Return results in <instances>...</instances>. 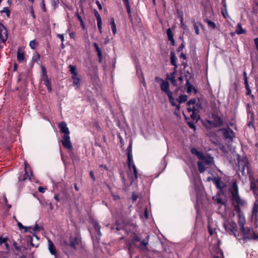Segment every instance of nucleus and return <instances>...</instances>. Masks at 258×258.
<instances>
[{"instance_id": "1", "label": "nucleus", "mask_w": 258, "mask_h": 258, "mask_svg": "<svg viewBox=\"0 0 258 258\" xmlns=\"http://www.w3.org/2000/svg\"><path fill=\"white\" fill-rule=\"evenodd\" d=\"M228 194L234 207V210L237 214L238 223L240 227L243 238L245 239H257L258 235L254 233L252 229L244 226L245 218L240 208L246 207L247 202L244 199L240 198L237 182L235 179H232L229 183Z\"/></svg>"}, {"instance_id": "2", "label": "nucleus", "mask_w": 258, "mask_h": 258, "mask_svg": "<svg viewBox=\"0 0 258 258\" xmlns=\"http://www.w3.org/2000/svg\"><path fill=\"white\" fill-rule=\"evenodd\" d=\"M207 180L208 181H212L219 189V191L217 192L215 197H214V199L216 201L218 204H221V206L223 207L224 210H226V196L224 194L223 189L224 187L223 183L219 178L216 177H208Z\"/></svg>"}, {"instance_id": "3", "label": "nucleus", "mask_w": 258, "mask_h": 258, "mask_svg": "<svg viewBox=\"0 0 258 258\" xmlns=\"http://www.w3.org/2000/svg\"><path fill=\"white\" fill-rule=\"evenodd\" d=\"M188 106L187 109L188 112H191L190 115V117L194 119H196L199 117L198 113L201 108V105L199 101L196 102L195 99L190 100L187 102Z\"/></svg>"}, {"instance_id": "4", "label": "nucleus", "mask_w": 258, "mask_h": 258, "mask_svg": "<svg viewBox=\"0 0 258 258\" xmlns=\"http://www.w3.org/2000/svg\"><path fill=\"white\" fill-rule=\"evenodd\" d=\"M223 122L219 115L213 114L209 119L203 121V124L207 128H211L213 127H219L223 124Z\"/></svg>"}, {"instance_id": "5", "label": "nucleus", "mask_w": 258, "mask_h": 258, "mask_svg": "<svg viewBox=\"0 0 258 258\" xmlns=\"http://www.w3.org/2000/svg\"><path fill=\"white\" fill-rule=\"evenodd\" d=\"M238 167L241 174L243 176H247L249 173V169L248 166V162L246 158H238Z\"/></svg>"}, {"instance_id": "6", "label": "nucleus", "mask_w": 258, "mask_h": 258, "mask_svg": "<svg viewBox=\"0 0 258 258\" xmlns=\"http://www.w3.org/2000/svg\"><path fill=\"white\" fill-rule=\"evenodd\" d=\"M132 244L135 246L138 247L141 250H148L147 245L149 243V236H147L145 239L141 240L137 235H135L132 240Z\"/></svg>"}, {"instance_id": "7", "label": "nucleus", "mask_w": 258, "mask_h": 258, "mask_svg": "<svg viewBox=\"0 0 258 258\" xmlns=\"http://www.w3.org/2000/svg\"><path fill=\"white\" fill-rule=\"evenodd\" d=\"M200 160L201 161H198V165L199 171L201 173H203L205 171V165H211L214 162L213 158L212 157L205 156L204 154H203V157Z\"/></svg>"}, {"instance_id": "8", "label": "nucleus", "mask_w": 258, "mask_h": 258, "mask_svg": "<svg viewBox=\"0 0 258 258\" xmlns=\"http://www.w3.org/2000/svg\"><path fill=\"white\" fill-rule=\"evenodd\" d=\"M234 216V214L231 213L229 215L228 219V229L229 230V234H233L235 237L237 238V225L235 221H233L230 219Z\"/></svg>"}, {"instance_id": "9", "label": "nucleus", "mask_w": 258, "mask_h": 258, "mask_svg": "<svg viewBox=\"0 0 258 258\" xmlns=\"http://www.w3.org/2000/svg\"><path fill=\"white\" fill-rule=\"evenodd\" d=\"M70 241V244H69L67 242H66V244L67 245H70L74 249H76L77 246L79 245L81 242V239L79 236H71Z\"/></svg>"}, {"instance_id": "10", "label": "nucleus", "mask_w": 258, "mask_h": 258, "mask_svg": "<svg viewBox=\"0 0 258 258\" xmlns=\"http://www.w3.org/2000/svg\"><path fill=\"white\" fill-rule=\"evenodd\" d=\"M8 38V30L3 24L0 23V38L3 43H5Z\"/></svg>"}, {"instance_id": "11", "label": "nucleus", "mask_w": 258, "mask_h": 258, "mask_svg": "<svg viewBox=\"0 0 258 258\" xmlns=\"http://www.w3.org/2000/svg\"><path fill=\"white\" fill-rule=\"evenodd\" d=\"M127 164L130 170H132V169H133V171L134 173L135 178L136 179L137 178V168L134 164L133 162V155L132 154H127Z\"/></svg>"}, {"instance_id": "12", "label": "nucleus", "mask_w": 258, "mask_h": 258, "mask_svg": "<svg viewBox=\"0 0 258 258\" xmlns=\"http://www.w3.org/2000/svg\"><path fill=\"white\" fill-rule=\"evenodd\" d=\"M61 142L63 147L66 149L71 150L73 148L69 135H64L62 137Z\"/></svg>"}, {"instance_id": "13", "label": "nucleus", "mask_w": 258, "mask_h": 258, "mask_svg": "<svg viewBox=\"0 0 258 258\" xmlns=\"http://www.w3.org/2000/svg\"><path fill=\"white\" fill-rule=\"evenodd\" d=\"M160 88L162 92H164L167 95L172 93L169 89V83L166 80L163 81L160 84Z\"/></svg>"}, {"instance_id": "14", "label": "nucleus", "mask_w": 258, "mask_h": 258, "mask_svg": "<svg viewBox=\"0 0 258 258\" xmlns=\"http://www.w3.org/2000/svg\"><path fill=\"white\" fill-rule=\"evenodd\" d=\"M25 173L24 176L23 180H25L26 179H27L28 178H29V179L30 180H32V177L33 175L32 173L31 170L30 169L29 165L26 163H25Z\"/></svg>"}, {"instance_id": "15", "label": "nucleus", "mask_w": 258, "mask_h": 258, "mask_svg": "<svg viewBox=\"0 0 258 258\" xmlns=\"http://www.w3.org/2000/svg\"><path fill=\"white\" fill-rule=\"evenodd\" d=\"M227 143L234 142V140L236 139L234 133L230 128H227Z\"/></svg>"}, {"instance_id": "16", "label": "nucleus", "mask_w": 258, "mask_h": 258, "mask_svg": "<svg viewBox=\"0 0 258 258\" xmlns=\"http://www.w3.org/2000/svg\"><path fill=\"white\" fill-rule=\"evenodd\" d=\"M258 217V199L255 201L252 209L251 219L256 220Z\"/></svg>"}, {"instance_id": "17", "label": "nucleus", "mask_w": 258, "mask_h": 258, "mask_svg": "<svg viewBox=\"0 0 258 258\" xmlns=\"http://www.w3.org/2000/svg\"><path fill=\"white\" fill-rule=\"evenodd\" d=\"M58 128H59L60 132L64 134V135H69L70 131L69 128L67 127V123L65 122H61L58 124Z\"/></svg>"}, {"instance_id": "18", "label": "nucleus", "mask_w": 258, "mask_h": 258, "mask_svg": "<svg viewBox=\"0 0 258 258\" xmlns=\"http://www.w3.org/2000/svg\"><path fill=\"white\" fill-rule=\"evenodd\" d=\"M48 248L50 253L52 255H55V258L57 257L55 247L53 243L50 239H48Z\"/></svg>"}, {"instance_id": "19", "label": "nucleus", "mask_w": 258, "mask_h": 258, "mask_svg": "<svg viewBox=\"0 0 258 258\" xmlns=\"http://www.w3.org/2000/svg\"><path fill=\"white\" fill-rule=\"evenodd\" d=\"M17 58L19 62H21L24 60L25 53L20 47L17 50Z\"/></svg>"}, {"instance_id": "20", "label": "nucleus", "mask_w": 258, "mask_h": 258, "mask_svg": "<svg viewBox=\"0 0 258 258\" xmlns=\"http://www.w3.org/2000/svg\"><path fill=\"white\" fill-rule=\"evenodd\" d=\"M167 35L168 39L169 41H170L171 42L172 45H173V46L175 45V41L173 38V34L170 28H168L167 30Z\"/></svg>"}, {"instance_id": "21", "label": "nucleus", "mask_w": 258, "mask_h": 258, "mask_svg": "<svg viewBox=\"0 0 258 258\" xmlns=\"http://www.w3.org/2000/svg\"><path fill=\"white\" fill-rule=\"evenodd\" d=\"M208 227L209 233L211 235H212L216 233V229L215 225L213 222L211 223L210 222H209Z\"/></svg>"}, {"instance_id": "22", "label": "nucleus", "mask_w": 258, "mask_h": 258, "mask_svg": "<svg viewBox=\"0 0 258 258\" xmlns=\"http://www.w3.org/2000/svg\"><path fill=\"white\" fill-rule=\"evenodd\" d=\"M170 61L172 65L174 66L176 69L177 67L176 63L177 57L173 51L170 52Z\"/></svg>"}, {"instance_id": "23", "label": "nucleus", "mask_w": 258, "mask_h": 258, "mask_svg": "<svg viewBox=\"0 0 258 258\" xmlns=\"http://www.w3.org/2000/svg\"><path fill=\"white\" fill-rule=\"evenodd\" d=\"M172 94H173L171 93V94H168V95H167L168 97L169 100V102H170V103L171 104V105L172 106H175L176 107V109L177 110H179V108H180V105L179 104H177V105L176 104L175 100H174V99L172 97Z\"/></svg>"}, {"instance_id": "24", "label": "nucleus", "mask_w": 258, "mask_h": 258, "mask_svg": "<svg viewBox=\"0 0 258 258\" xmlns=\"http://www.w3.org/2000/svg\"><path fill=\"white\" fill-rule=\"evenodd\" d=\"M8 240V238L7 237L3 238L2 237L0 236V245H2L3 244H4L6 249L8 251H9V245L7 242Z\"/></svg>"}, {"instance_id": "25", "label": "nucleus", "mask_w": 258, "mask_h": 258, "mask_svg": "<svg viewBox=\"0 0 258 258\" xmlns=\"http://www.w3.org/2000/svg\"><path fill=\"white\" fill-rule=\"evenodd\" d=\"M191 152L192 154L196 155L199 159L203 157L204 154L202 152L198 151L196 148L191 149Z\"/></svg>"}, {"instance_id": "26", "label": "nucleus", "mask_w": 258, "mask_h": 258, "mask_svg": "<svg viewBox=\"0 0 258 258\" xmlns=\"http://www.w3.org/2000/svg\"><path fill=\"white\" fill-rule=\"evenodd\" d=\"M93 227H94L95 231L97 233L98 236H99V237H100L101 236V233L100 232V225L96 222H94L93 223Z\"/></svg>"}, {"instance_id": "27", "label": "nucleus", "mask_w": 258, "mask_h": 258, "mask_svg": "<svg viewBox=\"0 0 258 258\" xmlns=\"http://www.w3.org/2000/svg\"><path fill=\"white\" fill-rule=\"evenodd\" d=\"M110 25H111V28L112 31L114 35H115L116 33V25L115 23V21L113 18H111L110 19Z\"/></svg>"}, {"instance_id": "28", "label": "nucleus", "mask_w": 258, "mask_h": 258, "mask_svg": "<svg viewBox=\"0 0 258 258\" xmlns=\"http://www.w3.org/2000/svg\"><path fill=\"white\" fill-rule=\"evenodd\" d=\"M93 45H94V47L95 48L96 51L97 52V55H98V57L99 58H101L102 56V51H101V50L100 49V48H99L98 44L96 42H94L93 43Z\"/></svg>"}, {"instance_id": "29", "label": "nucleus", "mask_w": 258, "mask_h": 258, "mask_svg": "<svg viewBox=\"0 0 258 258\" xmlns=\"http://www.w3.org/2000/svg\"><path fill=\"white\" fill-rule=\"evenodd\" d=\"M124 3L126 7V10H127V12L128 15V18L131 20H132V18L131 10V8L130 6L129 1L125 2H124Z\"/></svg>"}, {"instance_id": "30", "label": "nucleus", "mask_w": 258, "mask_h": 258, "mask_svg": "<svg viewBox=\"0 0 258 258\" xmlns=\"http://www.w3.org/2000/svg\"><path fill=\"white\" fill-rule=\"evenodd\" d=\"M166 79L167 80H170L172 84L174 86H176L177 85V83L176 82V80H175V76H170V75H167Z\"/></svg>"}, {"instance_id": "31", "label": "nucleus", "mask_w": 258, "mask_h": 258, "mask_svg": "<svg viewBox=\"0 0 258 258\" xmlns=\"http://www.w3.org/2000/svg\"><path fill=\"white\" fill-rule=\"evenodd\" d=\"M186 87L187 92L188 93H190L192 91V89H194L193 86L189 83V82L188 80H186Z\"/></svg>"}, {"instance_id": "32", "label": "nucleus", "mask_w": 258, "mask_h": 258, "mask_svg": "<svg viewBox=\"0 0 258 258\" xmlns=\"http://www.w3.org/2000/svg\"><path fill=\"white\" fill-rule=\"evenodd\" d=\"M236 33L238 34L245 33V30L243 29L240 24H238L237 25V29L236 30Z\"/></svg>"}, {"instance_id": "33", "label": "nucleus", "mask_w": 258, "mask_h": 258, "mask_svg": "<svg viewBox=\"0 0 258 258\" xmlns=\"http://www.w3.org/2000/svg\"><path fill=\"white\" fill-rule=\"evenodd\" d=\"M187 96L186 95H180L179 98L178 99V102L179 104L182 103L183 102H185L187 100Z\"/></svg>"}, {"instance_id": "34", "label": "nucleus", "mask_w": 258, "mask_h": 258, "mask_svg": "<svg viewBox=\"0 0 258 258\" xmlns=\"http://www.w3.org/2000/svg\"><path fill=\"white\" fill-rule=\"evenodd\" d=\"M69 68H70V71L73 75H77V69H76V67L75 66H73V65H70L69 66Z\"/></svg>"}, {"instance_id": "35", "label": "nucleus", "mask_w": 258, "mask_h": 258, "mask_svg": "<svg viewBox=\"0 0 258 258\" xmlns=\"http://www.w3.org/2000/svg\"><path fill=\"white\" fill-rule=\"evenodd\" d=\"M37 45V42L35 40H31L30 43H29V46L30 47L33 49H35L36 46Z\"/></svg>"}, {"instance_id": "36", "label": "nucleus", "mask_w": 258, "mask_h": 258, "mask_svg": "<svg viewBox=\"0 0 258 258\" xmlns=\"http://www.w3.org/2000/svg\"><path fill=\"white\" fill-rule=\"evenodd\" d=\"M1 13H5L8 18L10 17V11L8 7H5L3 10L1 11Z\"/></svg>"}, {"instance_id": "37", "label": "nucleus", "mask_w": 258, "mask_h": 258, "mask_svg": "<svg viewBox=\"0 0 258 258\" xmlns=\"http://www.w3.org/2000/svg\"><path fill=\"white\" fill-rule=\"evenodd\" d=\"M206 22H207L209 27L213 28V29L216 27V25H215V23H214L213 22H212L210 20H207L206 21Z\"/></svg>"}, {"instance_id": "38", "label": "nucleus", "mask_w": 258, "mask_h": 258, "mask_svg": "<svg viewBox=\"0 0 258 258\" xmlns=\"http://www.w3.org/2000/svg\"><path fill=\"white\" fill-rule=\"evenodd\" d=\"M42 80L44 82V85L46 86V87L49 86L51 85V82L48 78H45L44 79H42Z\"/></svg>"}, {"instance_id": "39", "label": "nucleus", "mask_w": 258, "mask_h": 258, "mask_svg": "<svg viewBox=\"0 0 258 258\" xmlns=\"http://www.w3.org/2000/svg\"><path fill=\"white\" fill-rule=\"evenodd\" d=\"M192 23H193V25H194V29H195L196 34H199V29L198 25L196 23L195 21H193Z\"/></svg>"}, {"instance_id": "40", "label": "nucleus", "mask_w": 258, "mask_h": 258, "mask_svg": "<svg viewBox=\"0 0 258 258\" xmlns=\"http://www.w3.org/2000/svg\"><path fill=\"white\" fill-rule=\"evenodd\" d=\"M80 79L79 78L75 79L73 81L74 86H75L77 88H78L80 85Z\"/></svg>"}, {"instance_id": "41", "label": "nucleus", "mask_w": 258, "mask_h": 258, "mask_svg": "<svg viewBox=\"0 0 258 258\" xmlns=\"http://www.w3.org/2000/svg\"><path fill=\"white\" fill-rule=\"evenodd\" d=\"M40 229V227H39L38 225L35 224V226L34 228L32 227L31 231H30L31 233L36 232L37 231H39Z\"/></svg>"}, {"instance_id": "42", "label": "nucleus", "mask_w": 258, "mask_h": 258, "mask_svg": "<svg viewBox=\"0 0 258 258\" xmlns=\"http://www.w3.org/2000/svg\"><path fill=\"white\" fill-rule=\"evenodd\" d=\"M41 69H42V79H44L45 77L48 78V77L47 76V75H46V74H47L46 70L45 68V67L42 66Z\"/></svg>"}, {"instance_id": "43", "label": "nucleus", "mask_w": 258, "mask_h": 258, "mask_svg": "<svg viewBox=\"0 0 258 258\" xmlns=\"http://www.w3.org/2000/svg\"><path fill=\"white\" fill-rule=\"evenodd\" d=\"M95 16L96 18L97 21H102L101 16L97 11H95Z\"/></svg>"}, {"instance_id": "44", "label": "nucleus", "mask_w": 258, "mask_h": 258, "mask_svg": "<svg viewBox=\"0 0 258 258\" xmlns=\"http://www.w3.org/2000/svg\"><path fill=\"white\" fill-rule=\"evenodd\" d=\"M40 55L39 54H34L32 57V61L36 62L39 59Z\"/></svg>"}, {"instance_id": "45", "label": "nucleus", "mask_w": 258, "mask_h": 258, "mask_svg": "<svg viewBox=\"0 0 258 258\" xmlns=\"http://www.w3.org/2000/svg\"><path fill=\"white\" fill-rule=\"evenodd\" d=\"M155 80L156 82H157L158 83H160V84L162 83L163 81H165L163 79H162V78H159V77H156L155 78Z\"/></svg>"}, {"instance_id": "46", "label": "nucleus", "mask_w": 258, "mask_h": 258, "mask_svg": "<svg viewBox=\"0 0 258 258\" xmlns=\"http://www.w3.org/2000/svg\"><path fill=\"white\" fill-rule=\"evenodd\" d=\"M97 26L100 33H102V21L97 22Z\"/></svg>"}, {"instance_id": "47", "label": "nucleus", "mask_w": 258, "mask_h": 258, "mask_svg": "<svg viewBox=\"0 0 258 258\" xmlns=\"http://www.w3.org/2000/svg\"><path fill=\"white\" fill-rule=\"evenodd\" d=\"M127 155L128 154H132V144H130V146L128 147L127 150Z\"/></svg>"}, {"instance_id": "48", "label": "nucleus", "mask_w": 258, "mask_h": 258, "mask_svg": "<svg viewBox=\"0 0 258 258\" xmlns=\"http://www.w3.org/2000/svg\"><path fill=\"white\" fill-rule=\"evenodd\" d=\"M23 229H24V232H27L28 231H31L32 227H31V226H29V227L24 226Z\"/></svg>"}, {"instance_id": "49", "label": "nucleus", "mask_w": 258, "mask_h": 258, "mask_svg": "<svg viewBox=\"0 0 258 258\" xmlns=\"http://www.w3.org/2000/svg\"><path fill=\"white\" fill-rule=\"evenodd\" d=\"M41 9L43 12H46V9L45 7V5L44 0H42V2Z\"/></svg>"}, {"instance_id": "50", "label": "nucleus", "mask_w": 258, "mask_h": 258, "mask_svg": "<svg viewBox=\"0 0 258 258\" xmlns=\"http://www.w3.org/2000/svg\"><path fill=\"white\" fill-rule=\"evenodd\" d=\"M46 189L43 187L39 186L38 187V191L41 193H44Z\"/></svg>"}, {"instance_id": "51", "label": "nucleus", "mask_w": 258, "mask_h": 258, "mask_svg": "<svg viewBox=\"0 0 258 258\" xmlns=\"http://www.w3.org/2000/svg\"><path fill=\"white\" fill-rule=\"evenodd\" d=\"M13 245L15 247V248L16 250H17V251H20V247L17 246V243L16 242H14L13 243Z\"/></svg>"}, {"instance_id": "52", "label": "nucleus", "mask_w": 258, "mask_h": 258, "mask_svg": "<svg viewBox=\"0 0 258 258\" xmlns=\"http://www.w3.org/2000/svg\"><path fill=\"white\" fill-rule=\"evenodd\" d=\"M188 124L189 125V126L191 128H193L194 130L196 129V127L194 124L193 122H188Z\"/></svg>"}, {"instance_id": "53", "label": "nucleus", "mask_w": 258, "mask_h": 258, "mask_svg": "<svg viewBox=\"0 0 258 258\" xmlns=\"http://www.w3.org/2000/svg\"><path fill=\"white\" fill-rule=\"evenodd\" d=\"M57 37L61 39L62 42L64 41V37L63 34H58L57 35Z\"/></svg>"}, {"instance_id": "54", "label": "nucleus", "mask_w": 258, "mask_h": 258, "mask_svg": "<svg viewBox=\"0 0 258 258\" xmlns=\"http://www.w3.org/2000/svg\"><path fill=\"white\" fill-rule=\"evenodd\" d=\"M183 47H184V44H183V43H182L180 45V46H179L178 47V48H177V51L178 52L182 51V50L183 49Z\"/></svg>"}, {"instance_id": "55", "label": "nucleus", "mask_w": 258, "mask_h": 258, "mask_svg": "<svg viewBox=\"0 0 258 258\" xmlns=\"http://www.w3.org/2000/svg\"><path fill=\"white\" fill-rule=\"evenodd\" d=\"M245 88L246 89V90H247V94L248 95H249L250 93H251V90L249 87V85H248V86H246L245 85Z\"/></svg>"}, {"instance_id": "56", "label": "nucleus", "mask_w": 258, "mask_h": 258, "mask_svg": "<svg viewBox=\"0 0 258 258\" xmlns=\"http://www.w3.org/2000/svg\"><path fill=\"white\" fill-rule=\"evenodd\" d=\"M99 9L100 10H102V6H101V5L100 4V3H99V1H97L96 2Z\"/></svg>"}, {"instance_id": "57", "label": "nucleus", "mask_w": 258, "mask_h": 258, "mask_svg": "<svg viewBox=\"0 0 258 258\" xmlns=\"http://www.w3.org/2000/svg\"><path fill=\"white\" fill-rule=\"evenodd\" d=\"M90 175L91 176V177L92 178V179L94 181H95V176H94V173H93L92 171H90Z\"/></svg>"}, {"instance_id": "58", "label": "nucleus", "mask_w": 258, "mask_h": 258, "mask_svg": "<svg viewBox=\"0 0 258 258\" xmlns=\"http://www.w3.org/2000/svg\"><path fill=\"white\" fill-rule=\"evenodd\" d=\"M51 1H52V5L54 6L57 5V4L58 3V0H52Z\"/></svg>"}, {"instance_id": "59", "label": "nucleus", "mask_w": 258, "mask_h": 258, "mask_svg": "<svg viewBox=\"0 0 258 258\" xmlns=\"http://www.w3.org/2000/svg\"><path fill=\"white\" fill-rule=\"evenodd\" d=\"M180 57L183 59H186V55L185 54H184L183 53H181L180 54Z\"/></svg>"}, {"instance_id": "60", "label": "nucleus", "mask_w": 258, "mask_h": 258, "mask_svg": "<svg viewBox=\"0 0 258 258\" xmlns=\"http://www.w3.org/2000/svg\"><path fill=\"white\" fill-rule=\"evenodd\" d=\"M17 225H18V226L19 227L20 229H22L24 227V226L22 224V223L19 222H18Z\"/></svg>"}, {"instance_id": "61", "label": "nucleus", "mask_w": 258, "mask_h": 258, "mask_svg": "<svg viewBox=\"0 0 258 258\" xmlns=\"http://www.w3.org/2000/svg\"><path fill=\"white\" fill-rule=\"evenodd\" d=\"M144 215H145V217H146V219L148 218L149 215H148L147 208L145 210Z\"/></svg>"}, {"instance_id": "62", "label": "nucleus", "mask_w": 258, "mask_h": 258, "mask_svg": "<svg viewBox=\"0 0 258 258\" xmlns=\"http://www.w3.org/2000/svg\"><path fill=\"white\" fill-rule=\"evenodd\" d=\"M244 84H245V85L248 86V81H247V76H244Z\"/></svg>"}, {"instance_id": "63", "label": "nucleus", "mask_w": 258, "mask_h": 258, "mask_svg": "<svg viewBox=\"0 0 258 258\" xmlns=\"http://www.w3.org/2000/svg\"><path fill=\"white\" fill-rule=\"evenodd\" d=\"M113 196V199L115 200V201H116L117 200H119V197L118 196H116V195H112Z\"/></svg>"}, {"instance_id": "64", "label": "nucleus", "mask_w": 258, "mask_h": 258, "mask_svg": "<svg viewBox=\"0 0 258 258\" xmlns=\"http://www.w3.org/2000/svg\"><path fill=\"white\" fill-rule=\"evenodd\" d=\"M221 14H222L223 17L226 18V13H225L224 10L223 9L221 10Z\"/></svg>"}]
</instances>
